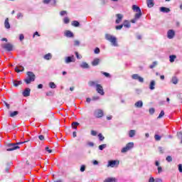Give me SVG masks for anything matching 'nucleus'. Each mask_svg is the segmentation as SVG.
Wrapping results in <instances>:
<instances>
[{
	"mask_svg": "<svg viewBox=\"0 0 182 182\" xmlns=\"http://www.w3.org/2000/svg\"><path fill=\"white\" fill-rule=\"evenodd\" d=\"M91 135L92 136H97V132L95 130H91Z\"/></svg>",
	"mask_w": 182,
	"mask_h": 182,
	"instance_id": "nucleus-50",
	"label": "nucleus"
},
{
	"mask_svg": "<svg viewBox=\"0 0 182 182\" xmlns=\"http://www.w3.org/2000/svg\"><path fill=\"white\" fill-rule=\"evenodd\" d=\"M19 39L20 41H23L25 39V36H23V34H20Z\"/></svg>",
	"mask_w": 182,
	"mask_h": 182,
	"instance_id": "nucleus-55",
	"label": "nucleus"
},
{
	"mask_svg": "<svg viewBox=\"0 0 182 182\" xmlns=\"http://www.w3.org/2000/svg\"><path fill=\"white\" fill-rule=\"evenodd\" d=\"M105 38L107 41H109V42H111V43H112V45H114V38L112 36L109 34H106Z\"/></svg>",
	"mask_w": 182,
	"mask_h": 182,
	"instance_id": "nucleus-8",
	"label": "nucleus"
},
{
	"mask_svg": "<svg viewBox=\"0 0 182 182\" xmlns=\"http://www.w3.org/2000/svg\"><path fill=\"white\" fill-rule=\"evenodd\" d=\"M72 25H73V26L77 27V26H79L80 25V23L77 21H73L72 22Z\"/></svg>",
	"mask_w": 182,
	"mask_h": 182,
	"instance_id": "nucleus-28",
	"label": "nucleus"
},
{
	"mask_svg": "<svg viewBox=\"0 0 182 182\" xmlns=\"http://www.w3.org/2000/svg\"><path fill=\"white\" fill-rule=\"evenodd\" d=\"M149 182H156V179H154L153 177H151L149 178Z\"/></svg>",
	"mask_w": 182,
	"mask_h": 182,
	"instance_id": "nucleus-62",
	"label": "nucleus"
},
{
	"mask_svg": "<svg viewBox=\"0 0 182 182\" xmlns=\"http://www.w3.org/2000/svg\"><path fill=\"white\" fill-rule=\"evenodd\" d=\"M45 150H46V151H48V153H49V154L52 153V151H53L52 149H49V146H46L45 148Z\"/></svg>",
	"mask_w": 182,
	"mask_h": 182,
	"instance_id": "nucleus-43",
	"label": "nucleus"
},
{
	"mask_svg": "<svg viewBox=\"0 0 182 182\" xmlns=\"http://www.w3.org/2000/svg\"><path fill=\"white\" fill-rule=\"evenodd\" d=\"M106 144H102L99 146V149L100 150H103V149H105Z\"/></svg>",
	"mask_w": 182,
	"mask_h": 182,
	"instance_id": "nucleus-49",
	"label": "nucleus"
},
{
	"mask_svg": "<svg viewBox=\"0 0 182 182\" xmlns=\"http://www.w3.org/2000/svg\"><path fill=\"white\" fill-rule=\"evenodd\" d=\"M161 12H163L164 14H168L170 12V9L167 7H161L160 8Z\"/></svg>",
	"mask_w": 182,
	"mask_h": 182,
	"instance_id": "nucleus-17",
	"label": "nucleus"
},
{
	"mask_svg": "<svg viewBox=\"0 0 182 182\" xmlns=\"http://www.w3.org/2000/svg\"><path fill=\"white\" fill-rule=\"evenodd\" d=\"M46 96H53V92L52 91H48L46 92Z\"/></svg>",
	"mask_w": 182,
	"mask_h": 182,
	"instance_id": "nucleus-52",
	"label": "nucleus"
},
{
	"mask_svg": "<svg viewBox=\"0 0 182 182\" xmlns=\"http://www.w3.org/2000/svg\"><path fill=\"white\" fill-rule=\"evenodd\" d=\"M4 28L6 29H11V24H9V18H6L4 21Z\"/></svg>",
	"mask_w": 182,
	"mask_h": 182,
	"instance_id": "nucleus-13",
	"label": "nucleus"
},
{
	"mask_svg": "<svg viewBox=\"0 0 182 182\" xmlns=\"http://www.w3.org/2000/svg\"><path fill=\"white\" fill-rule=\"evenodd\" d=\"M84 69H87L89 68V64L87 63H83L81 65Z\"/></svg>",
	"mask_w": 182,
	"mask_h": 182,
	"instance_id": "nucleus-36",
	"label": "nucleus"
},
{
	"mask_svg": "<svg viewBox=\"0 0 182 182\" xmlns=\"http://www.w3.org/2000/svg\"><path fill=\"white\" fill-rule=\"evenodd\" d=\"M155 109L154 108H150L149 109V113L150 114H154Z\"/></svg>",
	"mask_w": 182,
	"mask_h": 182,
	"instance_id": "nucleus-51",
	"label": "nucleus"
},
{
	"mask_svg": "<svg viewBox=\"0 0 182 182\" xmlns=\"http://www.w3.org/2000/svg\"><path fill=\"white\" fill-rule=\"evenodd\" d=\"M154 86H156V81L151 80L149 85V89L151 90H154V89H156Z\"/></svg>",
	"mask_w": 182,
	"mask_h": 182,
	"instance_id": "nucleus-18",
	"label": "nucleus"
},
{
	"mask_svg": "<svg viewBox=\"0 0 182 182\" xmlns=\"http://www.w3.org/2000/svg\"><path fill=\"white\" fill-rule=\"evenodd\" d=\"M99 63H100V59L99 58H95L93 60V61L92 62V66H97V65H99Z\"/></svg>",
	"mask_w": 182,
	"mask_h": 182,
	"instance_id": "nucleus-16",
	"label": "nucleus"
},
{
	"mask_svg": "<svg viewBox=\"0 0 182 182\" xmlns=\"http://www.w3.org/2000/svg\"><path fill=\"white\" fill-rule=\"evenodd\" d=\"M5 173H9V165H7L6 167H5Z\"/></svg>",
	"mask_w": 182,
	"mask_h": 182,
	"instance_id": "nucleus-56",
	"label": "nucleus"
},
{
	"mask_svg": "<svg viewBox=\"0 0 182 182\" xmlns=\"http://www.w3.org/2000/svg\"><path fill=\"white\" fill-rule=\"evenodd\" d=\"M178 137H181V138L182 139V132H179V133L178 134ZM181 144H182V139H181Z\"/></svg>",
	"mask_w": 182,
	"mask_h": 182,
	"instance_id": "nucleus-63",
	"label": "nucleus"
},
{
	"mask_svg": "<svg viewBox=\"0 0 182 182\" xmlns=\"http://www.w3.org/2000/svg\"><path fill=\"white\" fill-rule=\"evenodd\" d=\"M22 84V81L19 80H14L13 82V85L14 86V87H18V86H20V85Z\"/></svg>",
	"mask_w": 182,
	"mask_h": 182,
	"instance_id": "nucleus-20",
	"label": "nucleus"
},
{
	"mask_svg": "<svg viewBox=\"0 0 182 182\" xmlns=\"http://www.w3.org/2000/svg\"><path fill=\"white\" fill-rule=\"evenodd\" d=\"M21 18H23V14H22V13H18L17 14V18L21 19Z\"/></svg>",
	"mask_w": 182,
	"mask_h": 182,
	"instance_id": "nucleus-47",
	"label": "nucleus"
},
{
	"mask_svg": "<svg viewBox=\"0 0 182 182\" xmlns=\"http://www.w3.org/2000/svg\"><path fill=\"white\" fill-rule=\"evenodd\" d=\"M178 168L179 173H182V164H181L178 165Z\"/></svg>",
	"mask_w": 182,
	"mask_h": 182,
	"instance_id": "nucleus-48",
	"label": "nucleus"
},
{
	"mask_svg": "<svg viewBox=\"0 0 182 182\" xmlns=\"http://www.w3.org/2000/svg\"><path fill=\"white\" fill-rule=\"evenodd\" d=\"M100 141H103L105 140V136L102 134H98Z\"/></svg>",
	"mask_w": 182,
	"mask_h": 182,
	"instance_id": "nucleus-35",
	"label": "nucleus"
},
{
	"mask_svg": "<svg viewBox=\"0 0 182 182\" xmlns=\"http://www.w3.org/2000/svg\"><path fill=\"white\" fill-rule=\"evenodd\" d=\"M24 97H28L31 96V90L29 88H26L25 90L22 93Z\"/></svg>",
	"mask_w": 182,
	"mask_h": 182,
	"instance_id": "nucleus-10",
	"label": "nucleus"
},
{
	"mask_svg": "<svg viewBox=\"0 0 182 182\" xmlns=\"http://www.w3.org/2000/svg\"><path fill=\"white\" fill-rule=\"evenodd\" d=\"M116 16H117V19L115 21V23H120L123 20V14H117Z\"/></svg>",
	"mask_w": 182,
	"mask_h": 182,
	"instance_id": "nucleus-9",
	"label": "nucleus"
},
{
	"mask_svg": "<svg viewBox=\"0 0 182 182\" xmlns=\"http://www.w3.org/2000/svg\"><path fill=\"white\" fill-rule=\"evenodd\" d=\"M158 170V174H160L161 173H163V168L161 166H159L157 168Z\"/></svg>",
	"mask_w": 182,
	"mask_h": 182,
	"instance_id": "nucleus-42",
	"label": "nucleus"
},
{
	"mask_svg": "<svg viewBox=\"0 0 182 182\" xmlns=\"http://www.w3.org/2000/svg\"><path fill=\"white\" fill-rule=\"evenodd\" d=\"M129 137H134V136H136V130L131 129L129 132Z\"/></svg>",
	"mask_w": 182,
	"mask_h": 182,
	"instance_id": "nucleus-23",
	"label": "nucleus"
},
{
	"mask_svg": "<svg viewBox=\"0 0 182 182\" xmlns=\"http://www.w3.org/2000/svg\"><path fill=\"white\" fill-rule=\"evenodd\" d=\"M159 153H161V154H163V153H164V151L161 146L159 147Z\"/></svg>",
	"mask_w": 182,
	"mask_h": 182,
	"instance_id": "nucleus-59",
	"label": "nucleus"
},
{
	"mask_svg": "<svg viewBox=\"0 0 182 182\" xmlns=\"http://www.w3.org/2000/svg\"><path fill=\"white\" fill-rule=\"evenodd\" d=\"M138 80L140 83H143V82H144V79L141 77H138Z\"/></svg>",
	"mask_w": 182,
	"mask_h": 182,
	"instance_id": "nucleus-58",
	"label": "nucleus"
},
{
	"mask_svg": "<svg viewBox=\"0 0 182 182\" xmlns=\"http://www.w3.org/2000/svg\"><path fill=\"white\" fill-rule=\"evenodd\" d=\"M75 56H76L77 59H82V56L79 55L78 52H75Z\"/></svg>",
	"mask_w": 182,
	"mask_h": 182,
	"instance_id": "nucleus-57",
	"label": "nucleus"
},
{
	"mask_svg": "<svg viewBox=\"0 0 182 182\" xmlns=\"http://www.w3.org/2000/svg\"><path fill=\"white\" fill-rule=\"evenodd\" d=\"M65 36L67 38H73V33H72V31H66L65 32Z\"/></svg>",
	"mask_w": 182,
	"mask_h": 182,
	"instance_id": "nucleus-19",
	"label": "nucleus"
},
{
	"mask_svg": "<svg viewBox=\"0 0 182 182\" xmlns=\"http://www.w3.org/2000/svg\"><path fill=\"white\" fill-rule=\"evenodd\" d=\"M166 161H168V163L173 161V158L171 156H168L166 157Z\"/></svg>",
	"mask_w": 182,
	"mask_h": 182,
	"instance_id": "nucleus-41",
	"label": "nucleus"
},
{
	"mask_svg": "<svg viewBox=\"0 0 182 182\" xmlns=\"http://www.w3.org/2000/svg\"><path fill=\"white\" fill-rule=\"evenodd\" d=\"M43 58L46 59V60H50V59H52V54L50 53L46 54L43 56Z\"/></svg>",
	"mask_w": 182,
	"mask_h": 182,
	"instance_id": "nucleus-24",
	"label": "nucleus"
},
{
	"mask_svg": "<svg viewBox=\"0 0 182 182\" xmlns=\"http://www.w3.org/2000/svg\"><path fill=\"white\" fill-rule=\"evenodd\" d=\"M101 73L104 75L105 77H110V74L108 73L101 72Z\"/></svg>",
	"mask_w": 182,
	"mask_h": 182,
	"instance_id": "nucleus-40",
	"label": "nucleus"
},
{
	"mask_svg": "<svg viewBox=\"0 0 182 182\" xmlns=\"http://www.w3.org/2000/svg\"><path fill=\"white\" fill-rule=\"evenodd\" d=\"M49 86L51 89H56V85L55 84V82H50Z\"/></svg>",
	"mask_w": 182,
	"mask_h": 182,
	"instance_id": "nucleus-31",
	"label": "nucleus"
},
{
	"mask_svg": "<svg viewBox=\"0 0 182 182\" xmlns=\"http://www.w3.org/2000/svg\"><path fill=\"white\" fill-rule=\"evenodd\" d=\"M122 28H123V24H121L119 26H117L115 27V29H117V31H120V29H122Z\"/></svg>",
	"mask_w": 182,
	"mask_h": 182,
	"instance_id": "nucleus-45",
	"label": "nucleus"
},
{
	"mask_svg": "<svg viewBox=\"0 0 182 182\" xmlns=\"http://www.w3.org/2000/svg\"><path fill=\"white\" fill-rule=\"evenodd\" d=\"M74 45H75V46H79V45H80V42H79V41L76 40L74 41Z\"/></svg>",
	"mask_w": 182,
	"mask_h": 182,
	"instance_id": "nucleus-53",
	"label": "nucleus"
},
{
	"mask_svg": "<svg viewBox=\"0 0 182 182\" xmlns=\"http://www.w3.org/2000/svg\"><path fill=\"white\" fill-rule=\"evenodd\" d=\"M88 85H89V86H90V87L96 86V82H95V81H90V82H88Z\"/></svg>",
	"mask_w": 182,
	"mask_h": 182,
	"instance_id": "nucleus-37",
	"label": "nucleus"
},
{
	"mask_svg": "<svg viewBox=\"0 0 182 182\" xmlns=\"http://www.w3.org/2000/svg\"><path fill=\"white\" fill-rule=\"evenodd\" d=\"M119 163H120V162H119V161L115 160V161H114V167H117V166H119Z\"/></svg>",
	"mask_w": 182,
	"mask_h": 182,
	"instance_id": "nucleus-61",
	"label": "nucleus"
},
{
	"mask_svg": "<svg viewBox=\"0 0 182 182\" xmlns=\"http://www.w3.org/2000/svg\"><path fill=\"white\" fill-rule=\"evenodd\" d=\"M134 147V143L129 142L127 144V145L124 148H122V153H127L129 150H132V149H133Z\"/></svg>",
	"mask_w": 182,
	"mask_h": 182,
	"instance_id": "nucleus-4",
	"label": "nucleus"
},
{
	"mask_svg": "<svg viewBox=\"0 0 182 182\" xmlns=\"http://www.w3.org/2000/svg\"><path fill=\"white\" fill-rule=\"evenodd\" d=\"M154 139L156 140V141H160V140H161V136H160L159 134H155Z\"/></svg>",
	"mask_w": 182,
	"mask_h": 182,
	"instance_id": "nucleus-34",
	"label": "nucleus"
},
{
	"mask_svg": "<svg viewBox=\"0 0 182 182\" xmlns=\"http://www.w3.org/2000/svg\"><path fill=\"white\" fill-rule=\"evenodd\" d=\"M177 56H176L175 55H171L169 56V61L171 62V63H173V62H174V60H176Z\"/></svg>",
	"mask_w": 182,
	"mask_h": 182,
	"instance_id": "nucleus-25",
	"label": "nucleus"
},
{
	"mask_svg": "<svg viewBox=\"0 0 182 182\" xmlns=\"http://www.w3.org/2000/svg\"><path fill=\"white\" fill-rule=\"evenodd\" d=\"M104 182H114V178H107L104 181Z\"/></svg>",
	"mask_w": 182,
	"mask_h": 182,
	"instance_id": "nucleus-29",
	"label": "nucleus"
},
{
	"mask_svg": "<svg viewBox=\"0 0 182 182\" xmlns=\"http://www.w3.org/2000/svg\"><path fill=\"white\" fill-rule=\"evenodd\" d=\"M123 26H124V28H130L131 25H130V22L127 20H124V23H123Z\"/></svg>",
	"mask_w": 182,
	"mask_h": 182,
	"instance_id": "nucleus-21",
	"label": "nucleus"
},
{
	"mask_svg": "<svg viewBox=\"0 0 182 182\" xmlns=\"http://www.w3.org/2000/svg\"><path fill=\"white\" fill-rule=\"evenodd\" d=\"M68 14V12L66 11H61L60 12V15L61 16H63L64 15H66Z\"/></svg>",
	"mask_w": 182,
	"mask_h": 182,
	"instance_id": "nucleus-46",
	"label": "nucleus"
},
{
	"mask_svg": "<svg viewBox=\"0 0 182 182\" xmlns=\"http://www.w3.org/2000/svg\"><path fill=\"white\" fill-rule=\"evenodd\" d=\"M163 116H164V110L161 111L159 115L158 116V119H161V117H163Z\"/></svg>",
	"mask_w": 182,
	"mask_h": 182,
	"instance_id": "nucleus-38",
	"label": "nucleus"
},
{
	"mask_svg": "<svg viewBox=\"0 0 182 182\" xmlns=\"http://www.w3.org/2000/svg\"><path fill=\"white\" fill-rule=\"evenodd\" d=\"M171 82H172L173 85H177V83H178V78H177V77H176V76L172 77V78H171Z\"/></svg>",
	"mask_w": 182,
	"mask_h": 182,
	"instance_id": "nucleus-22",
	"label": "nucleus"
},
{
	"mask_svg": "<svg viewBox=\"0 0 182 182\" xmlns=\"http://www.w3.org/2000/svg\"><path fill=\"white\" fill-rule=\"evenodd\" d=\"M155 182H163V180L161 178H156L155 179Z\"/></svg>",
	"mask_w": 182,
	"mask_h": 182,
	"instance_id": "nucleus-64",
	"label": "nucleus"
},
{
	"mask_svg": "<svg viewBox=\"0 0 182 182\" xmlns=\"http://www.w3.org/2000/svg\"><path fill=\"white\" fill-rule=\"evenodd\" d=\"M26 75L27 77L26 79H24V82L25 83H26V85H29L32 83V82H35V80L36 79V75H35V73H33V72L28 71L26 73Z\"/></svg>",
	"mask_w": 182,
	"mask_h": 182,
	"instance_id": "nucleus-1",
	"label": "nucleus"
},
{
	"mask_svg": "<svg viewBox=\"0 0 182 182\" xmlns=\"http://www.w3.org/2000/svg\"><path fill=\"white\" fill-rule=\"evenodd\" d=\"M14 70L15 72H16V73H19L20 72H23L25 70V68L22 65H19L18 67H16L14 68Z\"/></svg>",
	"mask_w": 182,
	"mask_h": 182,
	"instance_id": "nucleus-12",
	"label": "nucleus"
},
{
	"mask_svg": "<svg viewBox=\"0 0 182 182\" xmlns=\"http://www.w3.org/2000/svg\"><path fill=\"white\" fill-rule=\"evenodd\" d=\"M70 62H73L72 57H67L65 58V63H70Z\"/></svg>",
	"mask_w": 182,
	"mask_h": 182,
	"instance_id": "nucleus-30",
	"label": "nucleus"
},
{
	"mask_svg": "<svg viewBox=\"0 0 182 182\" xmlns=\"http://www.w3.org/2000/svg\"><path fill=\"white\" fill-rule=\"evenodd\" d=\"M135 107H138L139 109H141V107H143V101L139 100L137 101L135 104H134Z\"/></svg>",
	"mask_w": 182,
	"mask_h": 182,
	"instance_id": "nucleus-14",
	"label": "nucleus"
},
{
	"mask_svg": "<svg viewBox=\"0 0 182 182\" xmlns=\"http://www.w3.org/2000/svg\"><path fill=\"white\" fill-rule=\"evenodd\" d=\"M96 91L97 92V93H99V95H101V96L105 95V91L103 90V86H102V85L100 84L96 85Z\"/></svg>",
	"mask_w": 182,
	"mask_h": 182,
	"instance_id": "nucleus-5",
	"label": "nucleus"
},
{
	"mask_svg": "<svg viewBox=\"0 0 182 182\" xmlns=\"http://www.w3.org/2000/svg\"><path fill=\"white\" fill-rule=\"evenodd\" d=\"M157 65V62L154 61L152 65L149 66L150 69H153L154 67Z\"/></svg>",
	"mask_w": 182,
	"mask_h": 182,
	"instance_id": "nucleus-39",
	"label": "nucleus"
},
{
	"mask_svg": "<svg viewBox=\"0 0 182 182\" xmlns=\"http://www.w3.org/2000/svg\"><path fill=\"white\" fill-rule=\"evenodd\" d=\"M24 143H28V141H22V142H18L16 144H7V149L6 151H14V150H18L19 149L18 144H23Z\"/></svg>",
	"mask_w": 182,
	"mask_h": 182,
	"instance_id": "nucleus-2",
	"label": "nucleus"
},
{
	"mask_svg": "<svg viewBox=\"0 0 182 182\" xmlns=\"http://www.w3.org/2000/svg\"><path fill=\"white\" fill-rule=\"evenodd\" d=\"M18 114H19V112L14 111L10 113V117H14L15 116H18Z\"/></svg>",
	"mask_w": 182,
	"mask_h": 182,
	"instance_id": "nucleus-26",
	"label": "nucleus"
},
{
	"mask_svg": "<svg viewBox=\"0 0 182 182\" xmlns=\"http://www.w3.org/2000/svg\"><path fill=\"white\" fill-rule=\"evenodd\" d=\"M132 11H134V12H137L136 14H135L136 19H140L141 15H143V14L141 13V10L140 9V7H139L136 5H133Z\"/></svg>",
	"mask_w": 182,
	"mask_h": 182,
	"instance_id": "nucleus-3",
	"label": "nucleus"
},
{
	"mask_svg": "<svg viewBox=\"0 0 182 182\" xmlns=\"http://www.w3.org/2000/svg\"><path fill=\"white\" fill-rule=\"evenodd\" d=\"M63 22L65 24L69 23V22H70V19L69 18V17H65L63 19Z\"/></svg>",
	"mask_w": 182,
	"mask_h": 182,
	"instance_id": "nucleus-33",
	"label": "nucleus"
},
{
	"mask_svg": "<svg viewBox=\"0 0 182 182\" xmlns=\"http://www.w3.org/2000/svg\"><path fill=\"white\" fill-rule=\"evenodd\" d=\"M94 52L96 54L100 53V49L99 48H96Z\"/></svg>",
	"mask_w": 182,
	"mask_h": 182,
	"instance_id": "nucleus-54",
	"label": "nucleus"
},
{
	"mask_svg": "<svg viewBox=\"0 0 182 182\" xmlns=\"http://www.w3.org/2000/svg\"><path fill=\"white\" fill-rule=\"evenodd\" d=\"M148 8H153L154 6V2L153 0H146Z\"/></svg>",
	"mask_w": 182,
	"mask_h": 182,
	"instance_id": "nucleus-15",
	"label": "nucleus"
},
{
	"mask_svg": "<svg viewBox=\"0 0 182 182\" xmlns=\"http://www.w3.org/2000/svg\"><path fill=\"white\" fill-rule=\"evenodd\" d=\"M167 34L168 39H173L174 38V35H176V33L173 31V30H169Z\"/></svg>",
	"mask_w": 182,
	"mask_h": 182,
	"instance_id": "nucleus-11",
	"label": "nucleus"
},
{
	"mask_svg": "<svg viewBox=\"0 0 182 182\" xmlns=\"http://www.w3.org/2000/svg\"><path fill=\"white\" fill-rule=\"evenodd\" d=\"M94 116L97 119H100L101 117H103V116H104L103 110H102V109H97V110H95L94 112Z\"/></svg>",
	"mask_w": 182,
	"mask_h": 182,
	"instance_id": "nucleus-6",
	"label": "nucleus"
},
{
	"mask_svg": "<svg viewBox=\"0 0 182 182\" xmlns=\"http://www.w3.org/2000/svg\"><path fill=\"white\" fill-rule=\"evenodd\" d=\"M38 139H39V140H41V141H42L45 140V136H43V135H40V136H38Z\"/></svg>",
	"mask_w": 182,
	"mask_h": 182,
	"instance_id": "nucleus-60",
	"label": "nucleus"
},
{
	"mask_svg": "<svg viewBox=\"0 0 182 182\" xmlns=\"http://www.w3.org/2000/svg\"><path fill=\"white\" fill-rule=\"evenodd\" d=\"M139 77L140 76H139V74H134L132 75V78L134 80H138Z\"/></svg>",
	"mask_w": 182,
	"mask_h": 182,
	"instance_id": "nucleus-32",
	"label": "nucleus"
},
{
	"mask_svg": "<svg viewBox=\"0 0 182 182\" xmlns=\"http://www.w3.org/2000/svg\"><path fill=\"white\" fill-rule=\"evenodd\" d=\"M2 48L8 50V52H11L14 49V46L11 43H6L2 46Z\"/></svg>",
	"mask_w": 182,
	"mask_h": 182,
	"instance_id": "nucleus-7",
	"label": "nucleus"
},
{
	"mask_svg": "<svg viewBox=\"0 0 182 182\" xmlns=\"http://www.w3.org/2000/svg\"><path fill=\"white\" fill-rule=\"evenodd\" d=\"M85 170H86V166L85 165H82L80 167V171H82V173H83V171H85Z\"/></svg>",
	"mask_w": 182,
	"mask_h": 182,
	"instance_id": "nucleus-44",
	"label": "nucleus"
},
{
	"mask_svg": "<svg viewBox=\"0 0 182 182\" xmlns=\"http://www.w3.org/2000/svg\"><path fill=\"white\" fill-rule=\"evenodd\" d=\"M107 167H114V161H109Z\"/></svg>",
	"mask_w": 182,
	"mask_h": 182,
	"instance_id": "nucleus-27",
	"label": "nucleus"
}]
</instances>
